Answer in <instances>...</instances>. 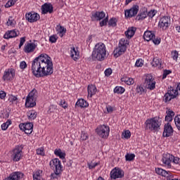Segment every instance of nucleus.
I'll return each mask as SVG.
<instances>
[{
    "label": "nucleus",
    "mask_w": 180,
    "mask_h": 180,
    "mask_svg": "<svg viewBox=\"0 0 180 180\" xmlns=\"http://www.w3.org/2000/svg\"><path fill=\"white\" fill-rule=\"evenodd\" d=\"M124 176V172L119 168L115 167L112 169L110 172V178L111 179H117L120 178H123Z\"/></svg>",
    "instance_id": "obj_13"
},
{
    "label": "nucleus",
    "mask_w": 180,
    "mask_h": 180,
    "mask_svg": "<svg viewBox=\"0 0 180 180\" xmlns=\"http://www.w3.org/2000/svg\"><path fill=\"white\" fill-rule=\"evenodd\" d=\"M124 91H126V89H124V87L119 86H115V89H114V93L115 94H118L120 95H122V94H124Z\"/></svg>",
    "instance_id": "obj_38"
},
{
    "label": "nucleus",
    "mask_w": 180,
    "mask_h": 180,
    "mask_svg": "<svg viewBox=\"0 0 180 180\" xmlns=\"http://www.w3.org/2000/svg\"><path fill=\"white\" fill-rule=\"evenodd\" d=\"M140 9V7L139 6L135 5L132 6L130 9L125 10L124 15L125 18H133L134 16H136L137 13H139V10Z\"/></svg>",
    "instance_id": "obj_17"
},
{
    "label": "nucleus",
    "mask_w": 180,
    "mask_h": 180,
    "mask_svg": "<svg viewBox=\"0 0 180 180\" xmlns=\"http://www.w3.org/2000/svg\"><path fill=\"white\" fill-rule=\"evenodd\" d=\"M155 172L158 175H160L161 176H165V179L167 180L169 174H171L169 172H167L166 170L161 168H156Z\"/></svg>",
    "instance_id": "obj_24"
},
{
    "label": "nucleus",
    "mask_w": 180,
    "mask_h": 180,
    "mask_svg": "<svg viewBox=\"0 0 180 180\" xmlns=\"http://www.w3.org/2000/svg\"><path fill=\"white\" fill-rule=\"evenodd\" d=\"M172 162H174V164H180V158L178 157H174L173 156V159L172 160Z\"/></svg>",
    "instance_id": "obj_60"
},
{
    "label": "nucleus",
    "mask_w": 180,
    "mask_h": 180,
    "mask_svg": "<svg viewBox=\"0 0 180 180\" xmlns=\"http://www.w3.org/2000/svg\"><path fill=\"white\" fill-rule=\"evenodd\" d=\"M20 34L19 30H8L4 35V39L9 40V39H13V37H18Z\"/></svg>",
    "instance_id": "obj_18"
},
{
    "label": "nucleus",
    "mask_w": 180,
    "mask_h": 180,
    "mask_svg": "<svg viewBox=\"0 0 180 180\" xmlns=\"http://www.w3.org/2000/svg\"><path fill=\"white\" fill-rule=\"evenodd\" d=\"M31 71L37 78L51 75L53 72L51 58L46 53L38 56L31 63Z\"/></svg>",
    "instance_id": "obj_1"
},
{
    "label": "nucleus",
    "mask_w": 180,
    "mask_h": 180,
    "mask_svg": "<svg viewBox=\"0 0 180 180\" xmlns=\"http://www.w3.org/2000/svg\"><path fill=\"white\" fill-rule=\"evenodd\" d=\"M54 154L56 157H59L61 160L65 158V152L63 151L61 149H55Z\"/></svg>",
    "instance_id": "obj_32"
},
{
    "label": "nucleus",
    "mask_w": 180,
    "mask_h": 180,
    "mask_svg": "<svg viewBox=\"0 0 180 180\" xmlns=\"http://www.w3.org/2000/svg\"><path fill=\"white\" fill-rule=\"evenodd\" d=\"M57 40H58V36L57 34H53L49 37L50 43H57Z\"/></svg>",
    "instance_id": "obj_43"
},
{
    "label": "nucleus",
    "mask_w": 180,
    "mask_h": 180,
    "mask_svg": "<svg viewBox=\"0 0 180 180\" xmlns=\"http://www.w3.org/2000/svg\"><path fill=\"white\" fill-rule=\"evenodd\" d=\"M11 122L10 120H8L6 122H4L1 124V130H7L8 127H9V126H11Z\"/></svg>",
    "instance_id": "obj_42"
},
{
    "label": "nucleus",
    "mask_w": 180,
    "mask_h": 180,
    "mask_svg": "<svg viewBox=\"0 0 180 180\" xmlns=\"http://www.w3.org/2000/svg\"><path fill=\"white\" fill-rule=\"evenodd\" d=\"M122 136H124V139H127V140L131 137V132H130L129 130H126L122 133Z\"/></svg>",
    "instance_id": "obj_44"
},
{
    "label": "nucleus",
    "mask_w": 180,
    "mask_h": 180,
    "mask_svg": "<svg viewBox=\"0 0 180 180\" xmlns=\"http://www.w3.org/2000/svg\"><path fill=\"white\" fill-rule=\"evenodd\" d=\"M70 57L74 61L79 60V51L75 47L70 48Z\"/></svg>",
    "instance_id": "obj_22"
},
{
    "label": "nucleus",
    "mask_w": 180,
    "mask_h": 180,
    "mask_svg": "<svg viewBox=\"0 0 180 180\" xmlns=\"http://www.w3.org/2000/svg\"><path fill=\"white\" fill-rule=\"evenodd\" d=\"M174 159V155L170 153H166L162 155V162L165 167L167 168H171L172 166L171 165V162H172V160Z\"/></svg>",
    "instance_id": "obj_12"
},
{
    "label": "nucleus",
    "mask_w": 180,
    "mask_h": 180,
    "mask_svg": "<svg viewBox=\"0 0 180 180\" xmlns=\"http://www.w3.org/2000/svg\"><path fill=\"white\" fill-rule=\"evenodd\" d=\"M134 158H136V155H134V153H127L125 155L126 161H134Z\"/></svg>",
    "instance_id": "obj_39"
},
{
    "label": "nucleus",
    "mask_w": 180,
    "mask_h": 180,
    "mask_svg": "<svg viewBox=\"0 0 180 180\" xmlns=\"http://www.w3.org/2000/svg\"><path fill=\"white\" fill-rule=\"evenodd\" d=\"M157 82H155V78L151 74L145 75L143 77V85L146 89L148 91H154L155 89V85Z\"/></svg>",
    "instance_id": "obj_6"
},
{
    "label": "nucleus",
    "mask_w": 180,
    "mask_h": 180,
    "mask_svg": "<svg viewBox=\"0 0 180 180\" xmlns=\"http://www.w3.org/2000/svg\"><path fill=\"white\" fill-rule=\"evenodd\" d=\"M25 19L30 23H34V22H37L40 19V15L33 11L29 12L25 14Z\"/></svg>",
    "instance_id": "obj_16"
},
{
    "label": "nucleus",
    "mask_w": 180,
    "mask_h": 180,
    "mask_svg": "<svg viewBox=\"0 0 180 180\" xmlns=\"http://www.w3.org/2000/svg\"><path fill=\"white\" fill-rule=\"evenodd\" d=\"M178 51H174L173 52H172V57L173 58V60H178Z\"/></svg>",
    "instance_id": "obj_57"
},
{
    "label": "nucleus",
    "mask_w": 180,
    "mask_h": 180,
    "mask_svg": "<svg viewBox=\"0 0 180 180\" xmlns=\"http://www.w3.org/2000/svg\"><path fill=\"white\" fill-rule=\"evenodd\" d=\"M171 26V17L169 16H163L162 17L158 22V27L161 30H168V27Z\"/></svg>",
    "instance_id": "obj_10"
},
{
    "label": "nucleus",
    "mask_w": 180,
    "mask_h": 180,
    "mask_svg": "<svg viewBox=\"0 0 180 180\" xmlns=\"http://www.w3.org/2000/svg\"><path fill=\"white\" fill-rule=\"evenodd\" d=\"M59 105L63 108V109H67V108H68V103H67L65 100H60L59 102Z\"/></svg>",
    "instance_id": "obj_50"
},
{
    "label": "nucleus",
    "mask_w": 180,
    "mask_h": 180,
    "mask_svg": "<svg viewBox=\"0 0 180 180\" xmlns=\"http://www.w3.org/2000/svg\"><path fill=\"white\" fill-rule=\"evenodd\" d=\"M20 129L25 131V134H32L33 132V123L26 122L23 124H20Z\"/></svg>",
    "instance_id": "obj_15"
},
{
    "label": "nucleus",
    "mask_w": 180,
    "mask_h": 180,
    "mask_svg": "<svg viewBox=\"0 0 180 180\" xmlns=\"http://www.w3.org/2000/svg\"><path fill=\"white\" fill-rule=\"evenodd\" d=\"M146 129L150 131H158L161 124H162V119L160 117H154L148 119L145 122Z\"/></svg>",
    "instance_id": "obj_3"
},
{
    "label": "nucleus",
    "mask_w": 180,
    "mask_h": 180,
    "mask_svg": "<svg viewBox=\"0 0 180 180\" xmlns=\"http://www.w3.org/2000/svg\"><path fill=\"white\" fill-rule=\"evenodd\" d=\"M56 109H57V106L54 105H51L49 107L48 109V113L50 115L51 113H54V112H56Z\"/></svg>",
    "instance_id": "obj_49"
},
{
    "label": "nucleus",
    "mask_w": 180,
    "mask_h": 180,
    "mask_svg": "<svg viewBox=\"0 0 180 180\" xmlns=\"http://www.w3.org/2000/svg\"><path fill=\"white\" fill-rule=\"evenodd\" d=\"M49 165L51 168H55V171H56L58 174H61V172H63L61 161H60L58 158L52 159L49 162Z\"/></svg>",
    "instance_id": "obj_11"
},
{
    "label": "nucleus",
    "mask_w": 180,
    "mask_h": 180,
    "mask_svg": "<svg viewBox=\"0 0 180 180\" xmlns=\"http://www.w3.org/2000/svg\"><path fill=\"white\" fill-rule=\"evenodd\" d=\"M18 0H9L5 5V8H11V6H13Z\"/></svg>",
    "instance_id": "obj_47"
},
{
    "label": "nucleus",
    "mask_w": 180,
    "mask_h": 180,
    "mask_svg": "<svg viewBox=\"0 0 180 180\" xmlns=\"http://www.w3.org/2000/svg\"><path fill=\"white\" fill-rule=\"evenodd\" d=\"M15 71L13 68L6 69L2 77L3 81H12L15 78Z\"/></svg>",
    "instance_id": "obj_14"
},
{
    "label": "nucleus",
    "mask_w": 180,
    "mask_h": 180,
    "mask_svg": "<svg viewBox=\"0 0 180 180\" xmlns=\"http://www.w3.org/2000/svg\"><path fill=\"white\" fill-rule=\"evenodd\" d=\"M117 23V20L115 18H110L108 21V26L115 27Z\"/></svg>",
    "instance_id": "obj_40"
},
{
    "label": "nucleus",
    "mask_w": 180,
    "mask_h": 180,
    "mask_svg": "<svg viewBox=\"0 0 180 180\" xmlns=\"http://www.w3.org/2000/svg\"><path fill=\"white\" fill-rule=\"evenodd\" d=\"M20 68L21 70H25V68H27V64L26 63V62L25 60H22L20 62Z\"/></svg>",
    "instance_id": "obj_53"
},
{
    "label": "nucleus",
    "mask_w": 180,
    "mask_h": 180,
    "mask_svg": "<svg viewBox=\"0 0 180 180\" xmlns=\"http://www.w3.org/2000/svg\"><path fill=\"white\" fill-rule=\"evenodd\" d=\"M8 102L12 103L13 105H18V103H19V99L16 96L10 95L8 97Z\"/></svg>",
    "instance_id": "obj_36"
},
{
    "label": "nucleus",
    "mask_w": 180,
    "mask_h": 180,
    "mask_svg": "<svg viewBox=\"0 0 180 180\" xmlns=\"http://www.w3.org/2000/svg\"><path fill=\"white\" fill-rule=\"evenodd\" d=\"M155 15H157V11L155 10H150L148 13V16L149 18H153Z\"/></svg>",
    "instance_id": "obj_54"
},
{
    "label": "nucleus",
    "mask_w": 180,
    "mask_h": 180,
    "mask_svg": "<svg viewBox=\"0 0 180 180\" xmlns=\"http://www.w3.org/2000/svg\"><path fill=\"white\" fill-rule=\"evenodd\" d=\"M112 72H113V70H112V68H108L104 72L105 77H110Z\"/></svg>",
    "instance_id": "obj_52"
},
{
    "label": "nucleus",
    "mask_w": 180,
    "mask_h": 180,
    "mask_svg": "<svg viewBox=\"0 0 180 180\" xmlns=\"http://www.w3.org/2000/svg\"><path fill=\"white\" fill-rule=\"evenodd\" d=\"M136 94L143 95V94H146L147 92V89H146V86H143L141 84H139L136 86Z\"/></svg>",
    "instance_id": "obj_33"
},
{
    "label": "nucleus",
    "mask_w": 180,
    "mask_h": 180,
    "mask_svg": "<svg viewBox=\"0 0 180 180\" xmlns=\"http://www.w3.org/2000/svg\"><path fill=\"white\" fill-rule=\"evenodd\" d=\"M155 37V34L151 31H146L143 34V39L146 41H150Z\"/></svg>",
    "instance_id": "obj_27"
},
{
    "label": "nucleus",
    "mask_w": 180,
    "mask_h": 180,
    "mask_svg": "<svg viewBox=\"0 0 180 180\" xmlns=\"http://www.w3.org/2000/svg\"><path fill=\"white\" fill-rule=\"evenodd\" d=\"M108 22H109V17H105L102 21L100 22L101 27H103V26H106L108 25Z\"/></svg>",
    "instance_id": "obj_45"
},
{
    "label": "nucleus",
    "mask_w": 180,
    "mask_h": 180,
    "mask_svg": "<svg viewBox=\"0 0 180 180\" xmlns=\"http://www.w3.org/2000/svg\"><path fill=\"white\" fill-rule=\"evenodd\" d=\"M56 30L60 37H64L67 33V29L60 24L56 25Z\"/></svg>",
    "instance_id": "obj_23"
},
{
    "label": "nucleus",
    "mask_w": 180,
    "mask_h": 180,
    "mask_svg": "<svg viewBox=\"0 0 180 180\" xmlns=\"http://www.w3.org/2000/svg\"><path fill=\"white\" fill-rule=\"evenodd\" d=\"M166 180H180L179 179H174V175H172L171 173L168 176V177L166 179Z\"/></svg>",
    "instance_id": "obj_64"
},
{
    "label": "nucleus",
    "mask_w": 180,
    "mask_h": 180,
    "mask_svg": "<svg viewBox=\"0 0 180 180\" xmlns=\"http://www.w3.org/2000/svg\"><path fill=\"white\" fill-rule=\"evenodd\" d=\"M106 109L108 113H112L115 109L111 105H106Z\"/></svg>",
    "instance_id": "obj_63"
},
{
    "label": "nucleus",
    "mask_w": 180,
    "mask_h": 180,
    "mask_svg": "<svg viewBox=\"0 0 180 180\" xmlns=\"http://www.w3.org/2000/svg\"><path fill=\"white\" fill-rule=\"evenodd\" d=\"M41 13L43 15H46L47 13H53L54 8L53 7V4L50 3H45L41 6Z\"/></svg>",
    "instance_id": "obj_21"
},
{
    "label": "nucleus",
    "mask_w": 180,
    "mask_h": 180,
    "mask_svg": "<svg viewBox=\"0 0 180 180\" xmlns=\"http://www.w3.org/2000/svg\"><path fill=\"white\" fill-rule=\"evenodd\" d=\"M37 48V44L31 42L26 43L24 46L23 51H25L27 54L34 52L36 49Z\"/></svg>",
    "instance_id": "obj_19"
},
{
    "label": "nucleus",
    "mask_w": 180,
    "mask_h": 180,
    "mask_svg": "<svg viewBox=\"0 0 180 180\" xmlns=\"http://www.w3.org/2000/svg\"><path fill=\"white\" fill-rule=\"evenodd\" d=\"M121 81L127 84V85H133V84H134V79L131 77H123L121 79Z\"/></svg>",
    "instance_id": "obj_35"
},
{
    "label": "nucleus",
    "mask_w": 180,
    "mask_h": 180,
    "mask_svg": "<svg viewBox=\"0 0 180 180\" xmlns=\"http://www.w3.org/2000/svg\"><path fill=\"white\" fill-rule=\"evenodd\" d=\"M37 154L38 155H44V148H39L37 149Z\"/></svg>",
    "instance_id": "obj_55"
},
{
    "label": "nucleus",
    "mask_w": 180,
    "mask_h": 180,
    "mask_svg": "<svg viewBox=\"0 0 180 180\" xmlns=\"http://www.w3.org/2000/svg\"><path fill=\"white\" fill-rule=\"evenodd\" d=\"M26 41V38L24 37H21L20 39V44H19V49H21L22 46H23V44H25V42Z\"/></svg>",
    "instance_id": "obj_59"
},
{
    "label": "nucleus",
    "mask_w": 180,
    "mask_h": 180,
    "mask_svg": "<svg viewBox=\"0 0 180 180\" xmlns=\"http://www.w3.org/2000/svg\"><path fill=\"white\" fill-rule=\"evenodd\" d=\"M136 30H137V29L134 27H129L128 30L125 32L126 37H127V39H131V37L134 36Z\"/></svg>",
    "instance_id": "obj_26"
},
{
    "label": "nucleus",
    "mask_w": 180,
    "mask_h": 180,
    "mask_svg": "<svg viewBox=\"0 0 180 180\" xmlns=\"http://www.w3.org/2000/svg\"><path fill=\"white\" fill-rule=\"evenodd\" d=\"M27 116L30 120H34L37 117V112L34 110H30L27 112Z\"/></svg>",
    "instance_id": "obj_34"
},
{
    "label": "nucleus",
    "mask_w": 180,
    "mask_h": 180,
    "mask_svg": "<svg viewBox=\"0 0 180 180\" xmlns=\"http://www.w3.org/2000/svg\"><path fill=\"white\" fill-rule=\"evenodd\" d=\"M171 72H172L171 70H165L163 72V75H162L163 79H165V78H167V76L169 75V74H171Z\"/></svg>",
    "instance_id": "obj_56"
},
{
    "label": "nucleus",
    "mask_w": 180,
    "mask_h": 180,
    "mask_svg": "<svg viewBox=\"0 0 180 180\" xmlns=\"http://www.w3.org/2000/svg\"><path fill=\"white\" fill-rule=\"evenodd\" d=\"M36 99H37V91L33 89L26 98L25 108H34L36 106Z\"/></svg>",
    "instance_id": "obj_7"
},
{
    "label": "nucleus",
    "mask_w": 180,
    "mask_h": 180,
    "mask_svg": "<svg viewBox=\"0 0 180 180\" xmlns=\"http://www.w3.org/2000/svg\"><path fill=\"white\" fill-rule=\"evenodd\" d=\"M18 0H9L5 5V8H11V6H13Z\"/></svg>",
    "instance_id": "obj_48"
},
{
    "label": "nucleus",
    "mask_w": 180,
    "mask_h": 180,
    "mask_svg": "<svg viewBox=\"0 0 180 180\" xmlns=\"http://www.w3.org/2000/svg\"><path fill=\"white\" fill-rule=\"evenodd\" d=\"M162 60L158 57H155L151 63L152 67H156V68H161Z\"/></svg>",
    "instance_id": "obj_31"
},
{
    "label": "nucleus",
    "mask_w": 180,
    "mask_h": 180,
    "mask_svg": "<svg viewBox=\"0 0 180 180\" xmlns=\"http://www.w3.org/2000/svg\"><path fill=\"white\" fill-rule=\"evenodd\" d=\"M96 131L99 137H101V139H108V137H109L110 129L108 125H100L97 127Z\"/></svg>",
    "instance_id": "obj_9"
},
{
    "label": "nucleus",
    "mask_w": 180,
    "mask_h": 180,
    "mask_svg": "<svg viewBox=\"0 0 180 180\" xmlns=\"http://www.w3.org/2000/svg\"><path fill=\"white\" fill-rule=\"evenodd\" d=\"M143 65H144V60L141 58L137 59L135 63V67H143Z\"/></svg>",
    "instance_id": "obj_46"
},
{
    "label": "nucleus",
    "mask_w": 180,
    "mask_h": 180,
    "mask_svg": "<svg viewBox=\"0 0 180 180\" xmlns=\"http://www.w3.org/2000/svg\"><path fill=\"white\" fill-rule=\"evenodd\" d=\"M75 106H78V108H88L89 103L84 99L80 98L76 102Z\"/></svg>",
    "instance_id": "obj_29"
},
{
    "label": "nucleus",
    "mask_w": 180,
    "mask_h": 180,
    "mask_svg": "<svg viewBox=\"0 0 180 180\" xmlns=\"http://www.w3.org/2000/svg\"><path fill=\"white\" fill-rule=\"evenodd\" d=\"M98 165H99L98 162L88 163V167H89V169H94V168H95L96 167H98Z\"/></svg>",
    "instance_id": "obj_51"
},
{
    "label": "nucleus",
    "mask_w": 180,
    "mask_h": 180,
    "mask_svg": "<svg viewBox=\"0 0 180 180\" xmlns=\"http://www.w3.org/2000/svg\"><path fill=\"white\" fill-rule=\"evenodd\" d=\"M174 133V129H172V126L169 122L165 124L164 126V131L162 134L163 137H169L172 136Z\"/></svg>",
    "instance_id": "obj_20"
},
{
    "label": "nucleus",
    "mask_w": 180,
    "mask_h": 180,
    "mask_svg": "<svg viewBox=\"0 0 180 180\" xmlns=\"http://www.w3.org/2000/svg\"><path fill=\"white\" fill-rule=\"evenodd\" d=\"M148 16L147 9L144 8L143 10L141 11V12L136 16V19L138 20H144Z\"/></svg>",
    "instance_id": "obj_30"
},
{
    "label": "nucleus",
    "mask_w": 180,
    "mask_h": 180,
    "mask_svg": "<svg viewBox=\"0 0 180 180\" xmlns=\"http://www.w3.org/2000/svg\"><path fill=\"white\" fill-rule=\"evenodd\" d=\"M43 172L41 170H37L35 174H33V178H40V174Z\"/></svg>",
    "instance_id": "obj_61"
},
{
    "label": "nucleus",
    "mask_w": 180,
    "mask_h": 180,
    "mask_svg": "<svg viewBox=\"0 0 180 180\" xmlns=\"http://www.w3.org/2000/svg\"><path fill=\"white\" fill-rule=\"evenodd\" d=\"M81 139L83 141L88 140V134L85 132H82Z\"/></svg>",
    "instance_id": "obj_62"
},
{
    "label": "nucleus",
    "mask_w": 180,
    "mask_h": 180,
    "mask_svg": "<svg viewBox=\"0 0 180 180\" xmlns=\"http://www.w3.org/2000/svg\"><path fill=\"white\" fill-rule=\"evenodd\" d=\"M87 91H88V96L89 98H92V96H94V95L96 94V91H97L96 86H95V85H93V84H89L88 86Z\"/></svg>",
    "instance_id": "obj_28"
},
{
    "label": "nucleus",
    "mask_w": 180,
    "mask_h": 180,
    "mask_svg": "<svg viewBox=\"0 0 180 180\" xmlns=\"http://www.w3.org/2000/svg\"><path fill=\"white\" fill-rule=\"evenodd\" d=\"M6 25L11 27H15L16 26V20H15L13 17L10 16L6 22Z\"/></svg>",
    "instance_id": "obj_37"
},
{
    "label": "nucleus",
    "mask_w": 180,
    "mask_h": 180,
    "mask_svg": "<svg viewBox=\"0 0 180 180\" xmlns=\"http://www.w3.org/2000/svg\"><path fill=\"white\" fill-rule=\"evenodd\" d=\"M93 18L96 20H102L104 18H106V13L103 11H96L93 14Z\"/></svg>",
    "instance_id": "obj_25"
},
{
    "label": "nucleus",
    "mask_w": 180,
    "mask_h": 180,
    "mask_svg": "<svg viewBox=\"0 0 180 180\" xmlns=\"http://www.w3.org/2000/svg\"><path fill=\"white\" fill-rule=\"evenodd\" d=\"M23 157V146L22 145H18L13 149L11 158L14 162H18L22 160Z\"/></svg>",
    "instance_id": "obj_8"
},
{
    "label": "nucleus",
    "mask_w": 180,
    "mask_h": 180,
    "mask_svg": "<svg viewBox=\"0 0 180 180\" xmlns=\"http://www.w3.org/2000/svg\"><path fill=\"white\" fill-rule=\"evenodd\" d=\"M60 174H61V173H58V172H57V170H55L54 173H53V174L51 175V178H53V179H56L58 178V176H60Z\"/></svg>",
    "instance_id": "obj_58"
},
{
    "label": "nucleus",
    "mask_w": 180,
    "mask_h": 180,
    "mask_svg": "<svg viewBox=\"0 0 180 180\" xmlns=\"http://www.w3.org/2000/svg\"><path fill=\"white\" fill-rule=\"evenodd\" d=\"M92 58L98 61H103L106 58V45L99 42L96 44L92 52Z\"/></svg>",
    "instance_id": "obj_2"
},
{
    "label": "nucleus",
    "mask_w": 180,
    "mask_h": 180,
    "mask_svg": "<svg viewBox=\"0 0 180 180\" xmlns=\"http://www.w3.org/2000/svg\"><path fill=\"white\" fill-rule=\"evenodd\" d=\"M174 123H175L176 127L178 129V130L180 131V115L174 117Z\"/></svg>",
    "instance_id": "obj_41"
},
{
    "label": "nucleus",
    "mask_w": 180,
    "mask_h": 180,
    "mask_svg": "<svg viewBox=\"0 0 180 180\" xmlns=\"http://www.w3.org/2000/svg\"><path fill=\"white\" fill-rule=\"evenodd\" d=\"M178 95H180V83L177 84L176 87L170 86L168 88L167 92L165 94L163 101L167 103L172 99H175Z\"/></svg>",
    "instance_id": "obj_4"
},
{
    "label": "nucleus",
    "mask_w": 180,
    "mask_h": 180,
    "mask_svg": "<svg viewBox=\"0 0 180 180\" xmlns=\"http://www.w3.org/2000/svg\"><path fill=\"white\" fill-rule=\"evenodd\" d=\"M127 46H129V40L124 38L121 39L119 41L118 47L113 51L114 56L120 57V56L124 54V52L127 50Z\"/></svg>",
    "instance_id": "obj_5"
}]
</instances>
